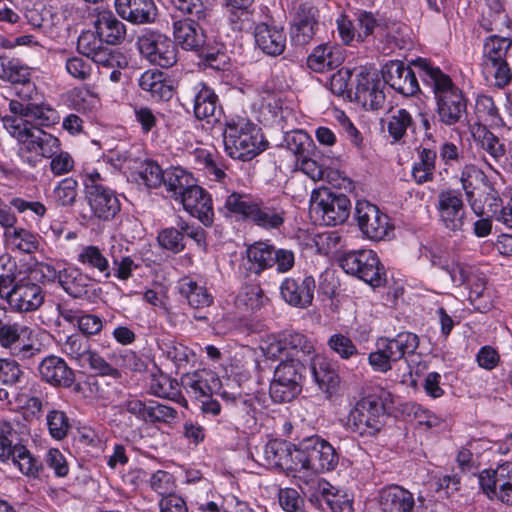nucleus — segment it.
I'll use <instances>...</instances> for the list:
<instances>
[{
    "instance_id": "obj_21",
    "label": "nucleus",
    "mask_w": 512,
    "mask_h": 512,
    "mask_svg": "<svg viewBox=\"0 0 512 512\" xmlns=\"http://www.w3.org/2000/svg\"><path fill=\"white\" fill-rule=\"evenodd\" d=\"M93 17V27L101 41L110 45H117L124 41L126 25L112 11L96 8Z\"/></svg>"
},
{
    "instance_id": "obj_34",
    "label": "nucleus",
    "mask_w": 512,
    "mask_h": 512,
    "mask_svg": "<svg viewBox=\"0 0 512 512\" xmlns=\"http://www.w3.org/2000/svg\"><path fill=\"white\" fill-rule=\"evenodd\" d=\"M66 106L84 116L94 115L101 107L99 95L88 86L74 87L64 95Z\"/></svg>"
},
{
    "instance_id": "obj_24",
    "label": "nucleus",
    "mask_w": 512,
    "mask_h": 512,
    "mask_svg": "<svg viewBox=\"0 0 512 512\" xmlns=\"http://www.w3.org/2000/svg\"><path fill=\"white\" fill-rule=\"evenodd\" d=\"M431 263L433 266L444 270L457 286L471 285L475 278V269L469 264L462 262L459 257L447 253L432 254Z\"/></svg>"
},
{
    "instance_id": "obj_49",
    "label": "nucleus",
    "mask_w": 512,
    "mask_h": 512,
    "mask_svg": "<svg viewBox=\"0 0 512 512\" xmlns=\"http://www.w3.org/2000/svg\"><path fill=\"white\" fill-rule=\"evenodd\" d=\"M26 111L27 119L34 120L36 124H31L39 129H41L40 127H51L60 120L57 110L48 104L27 103Z\"/></svg>"
},
{
    "instance_id": "obj_6",
    "label": "nucleus",
    "mask_w": 512,
    "mask_h": 512,
    "mask_svg": "<svg viewBox=\"0 0 512 512\" xmlns=\"http://www.w3.org/2000/svg\"><path fill=\"white\" fill-rule=\"evenodd\" d=\"M292 462L300 465L301 469L319 473L333 470L338 456L329 442L315 435L303 439L294 447Z\"/></svg>"
},
{
    "instance_id": "obj_62",
    "label": "nucleus",
    "mask_w": 512,
    "mask_h": 512,
    "mask_svg": "<svg viewBox=\"0 0 512 512\" xmlns=\"http://www.w3.org/2000/svg\"><path fill=\"white\" fill-rule=\"evenodd\" d=\"M413 124L411 114L406 109H398L392 113L388 121V132L394 140H400L407 129Z\"/></svg>"
},
{
    "instance_id": "obj_39",
    "label": "nucleus",
    "mask_w": 512,
    "mask_h": 512,
    "mask_svg": "<svg viewBox=\"0 0 512 512\" xmlns=\"http://www.w3.org/2000/svg\"><path fill=\"white\" fill-rule=\"evenodd\" d=\"M177 289L181 297L193 309H203L213 303V296L208 292L207 288L191 277H182L177 282Z\"/></svg>"
},
{
    "instance_id": "obj_22",
    "label": "nucleus",
    "mask_w": 512,
    "mask_h": 512,
    "mask_svg": "<svg viewBox=\"0 0 512 512\" xmlns=\"http://www.w3.org/2000/svg\"><path fill=\"white\" fill-rule=\"evenodd\" d=\"M86 198L93 215L101 220H111L120 212V201L107 187L90 186Z\"/></svg>"
},
{
    "instance_id": "obj_14",
    "label": "nucleus",
    "mask_w": 512,
    "mask_h": 512,
    "mask_svg": "<svg viewBox=\"0 0 512 512\" xmlns=\"http://www.w3.org/2000/svg\"><path fill=\"white\" fill-rule=\"evenodd\" d=\"M479 484L489 498L512 505V462L505 461L494 469L483 470Z\"/></svg>"
},
{
    "instance_id": "obj_41",
    "label": "nucleus",
    "mask_w": 512,
    "mask_h": 512,
    "mask_svg": "<svg viewBox=\"0 0 512 512\" xmlns=\"http://www.w3.org/2000/svg\"><path fill=\"white\" fill-rule=\"evenodd\" d=\"M3 229L5 243L12 250L27 254L38 250L39 239L35 233L22 227H15V225L3 227Z\"/></svg>"
},
{
    "instance_id": "obj_15",
    "label": "nucleus",
    "mask_w": 512,
    "mask_h": 512,
    "mask_svg": "<svg viewBox=\"0 0 512 512\" xmlns=\"http://www.w3.org/2000/svg\"><path fill=\"white\" fill-rule=\"evenodd\" d=\"M439 221L452 232L462 231L466 224V210L460 190L445 189L437 197Z\"/></svg>"
},
{
    "instance_id": "obj_4",
    "label": "nucleus",
    "mask_w": 512,
    "mask_h": 512,
    "mask_svg": "<svg viewBox=\"0 0 512 512\" xmlns=\"http://www.w3.org/2000/svg\"><path fill=\"white\" fill-rule=\"evenodd\" d=\"M0 298L7 302L12 311L27 313L42 306L45 294L41 286L28 277L16 280L9 274H1Z\"/></svg>"
},
{
    "instance_id": "obj_13",
    "label": "nucleus",
    "mask_w": 512,
    "mask_h": 512,
    "mask_svg": "<svg viewBox=\"0 0 512 512\" xmlns=\"http://www.w3.org/2000/svg\"><path fill=\"white\" fill-rule=\"evenodd\" d=\"M137 46L140 54L151 64L169 68L177 62L176 46L164 34L146 32L138 38Z\"/></svg>"
},
{
    "instance_id": "obj_64",
    "label": "nucleus",
    "mask_w": 512,
    "mask_h": 512,
    "mask_svg": "<svg viewBox=\"0 0 512 512\" xmlns=\"http://www.w3.org/2000/svg\"><path fill=\"white\" fill-rule=\"evenodd\" d=\"M278 502L285 512H305V499L294 488L279 489Z\"/></svg>"
},
{
    "instance_id": "obj_54",
    "label": "nucleus",
    "mask_w": 512,
    "mask_h": 512,
    "mask_svg": "<svg viewBox=\"0 0 512 512\" xmlns=\"http://www.w3.org/2000/svg\"><path fill=\"white\" fill-rule=\"evenodd\" d=\"M165 171L154 161H145L136 174V182L147 188H157L164 182Z\"/></svg>"
},
{
    "instance_id": "obj_56",
    "label": "nucleus",
    "mask_w": 512,
    "mask_h": 512,
    "mask_svg": "<svg viewBox=\"0 0 512 512\" xmlns=\"http://www.w3.org/2000/svg\"><path fill=\"white\" fill-rule=\"evenodd\" d=\"M284 141L287 149L297 157V160L308 156L314 147L311 137L302 130L286 133Z\"/></svg>"
},
{
    "instance_id": "obj_50",
    "label": "nucleus",
    "mask_w": 512,
    "mask_h": 512,
    "mask_svg": "<svg viewBox=\"0 0 512 512\" xmlns=\"http://www.w3.org/2000/svg\"><path fill=\"white\" fill-rule=\"evenodd\" d=\"M257 200L247 194L233 192L225 201V208L237 217L250 221Z\"/></svg>"
},
{
    "instance_id": "obj_3",
    "label": "nucleus",
    "mask_w": 512,
    "mask_h": 512,
    "mask_svg": "<svg viewBox=\"0 0 512 512\" xmlns=\"http://www.w3.org/2000/svg\"><path fill=\"white\" fill-rule=\"evenodd\" d=\"M223 143L231 158L243 161L251 160L265 149L260 129L245 118L226 122Z\"/></svg>"
},
{
    "instance_id": "obj_17",
    "label": "nucleus",
    "mask_w": 512,
    "mask_h": 512,
    "mask_svg": "<svg viewBox=\"0 0 512 512\" xmlns=\"http://www.w3.org/2000/svg\"><path fill=\"white\" fill-rule=\"evenodd\" d=\"M320 27L319 9L310 2H302L294 9L291 21V39L297 45L308 44Z\"/></svg>"
},
{
    "instance_id": "obj_11",
    "label": "nucleus",
    "mask_w": 512,
    "mask_h": 512,
    "mask_svg": "<svg viewBox=\"0 0 512 512\" xmlns=\"http://www.w3.org/2000/svg\"><path fill=\"white\" fill-rule=\"evenodd\" d=\"M355 216L360 231L367 239L381 241L393 234L394 224L390 217L374 204L358 201Z\"/></svg>"
},
{
    "instance_id": "obj_5",
    "label": "nucleus",
    "mask_w": 512,
    "mask_h": 512,
    "mask_svg": "<svg viewBox=\"0 0 512 512\" xmlns=\"http://www.w3.org/2000/svg\"><path fill=\"white\" fill-rule=\"evenodd\" d=\"M511 46V39L497 35L488 37L484 43L482 74L487 82L499 88L508 85L512 79L506 59Z\"/></svg>"
},
{
    "instance_id": "obj_46",
    "label": "nucleus",
    "mask_w": 512,
    "mask_h": 512,
    "mask_svg": "<svg viewBox=\"0 0 512 512\" xmlns=\"http://www.w3.org/2000/svg\"><path fill=\"white\" fill-rule=\"evenodd\" d=\"M11 461L23 475L30 478H37L43 468L42 462L25 445L14 446Z\"/></svg>"
},
{
    "instance_id": "obj_27",
    "label": "nucleus",
    "mask_w": 512,
    "mask_h": 512,
    "mask_svg": "<svg viewBox=\"0 0 512 512\" xmlns=\"http://www.w3.org/2000/svg\"><path fill=\"white\" fill-rule=\"evenodd\" d=\"M181 383L186 392L199 401L213 393L219 395L223 389L219 388V391H216L220 383L219 378L214 372L205 369L183 375Z\"/></svg>"
},
{
    "instance_id": "obj_19",
    "label": "nucleus",
    "mask_w": 512,
    "mask_h": 512,
    "mask_svg": "<svg viewBox=\"0 0 512 512\" xmlns=\"http://www.w3.org/2000/svg\"><path fill=\"white\" fill-rule=\"evenodd\" d=\"M315 279L312 276L304 278L288 277L280 285L282 298L291 306L306 308L314 299Z\"/></svg>"
},
{
    "instance_id": "obj_57",
    "label": "nucleus",
    "mask_w": 512,
    "mask_h": 512,
    "mask_svg": "<svg viewBox=\"0 0 512 512\" xmlns=\"http://www.w3.org/2000/svg\"><path fill=\"white\" fill-rule=\"evenodd\" d=\"M284 336L288 349L287 356L305 357L314 353V344L306 335L291 331L284 332Z\"/></svg>"
},
{
    "instance_id": "obj_44",
    "label": "nucleus",
    "mask_w": 512,
    "mask_h": 512,
    "mask_svg": "<svg viewBox=\"0 0 512 512\" xmlns=\"http://www.w3.org/2000/svg\"><path fill=\"white\" fill-rule=\"evenodd\" d=\"M195 184L196 180L192 174L180 167H172L165 171L163 185L175 200H180Z\"/></svg>"
},
{
    "instance_id": "obj_30",
    "label": "nucleus",
    "mask_w": 512,
    "mask_h": 512,
    "mask_svg": "<svg viewBox=\"0 0 512 512\" xmlns=\"http://www.w3.org/2000/svg\"><path fill=\"white\" fill-rule=\"evenodd\" d=\"M175 42L185 50L199 51L205 44L202 27L193 19H180L173 22Z\"/></svg>"
},
{
    "instance_id": "obj_18",
    "label": "nucleus",
    "mask_w": 512,
    "mask_h": 512,
    "mask_svg": "<svg viewBox=\"0 0 512 512\" xmlns=\"http://www.w3.org/2000/svg\"><path fill=\"white\" fill-rule=\"evenodd\" d=\"M413 62L410 67L398 60L390 61L382 69L385 83L404 96H413L420 90Z\"/></svg>"
},
{
    "instance_id": "obj_2",
    "label": "nucleus",
    "mask_w": 512,
    "mask_h": 512,
    "mask_svg": "<svg viewBox=\"0 0 512 512\" xmlns=\"http://www.w3.org/2000/svg\"><path fill=\"white\" fill-rule=\"evenodd\" d=\"M413 64L424 84L428 85L435 95L440 122L446 126L461 122L467 113V99L462 90L453 83L449 75L431 61L418 58Z\"/></svg>"
},
{
    "instance_id": "obj_1",
    "label": "nucleus",
    "mask_w": 512,
    "mask_h": 512,
    "mask_svg": "<svg viewBox=\"0 0 512 512\" xmlns=\"http://www.w3.org/2000/svg\"><path fill=\"white\" fill-rule=\"evenodd\" d=\"M6 126L7 132L17 141L18 155L29 166H36L38 158L43 157L51 158L50 170L56 176L73 170L74 159L61 150V142L56 136L21 118L7 120Z\"/></svg>"
},
{
    "instance_id": "obj_36",
    "label": "nucleus",
    "mask_w": 512,
    "mask_h": 512,
    "mask_svg": "<svg viewBox=\"0 0 512 512\" xmlns=\"http://www.w3.org/2000/svg\"><path fill=\"white\" fill-rule=\"evenodd\" d=\"M344 61L343 50L334 45L317 46L307 58V66L314 72L323 73L339 67Z\"/></svg>"
},
{
    "instance_id": "obj_20",
    "label": "nucleus",
    "mask_w": 512,
    "mask_h": 512,
    "mask_svg": "<svg viewBox=\"0 0 512 512\" xmlns=\"http://www.w3.org/2000/svg\"><path fill=\"white\" fill-rule=\"evenodd\" d=\"M186 212L197 218L204 226L212 225L214 221L213 201L211 195L201 186L195 184L184 193L179 200Z\"/></svg>"
},
{
    "instance_id": "obj_35",
    "label": "nucleus",
    "mask_w": 512,
    "mask_h": 512,
    "mask_svg": "<svg viewBox=\"0 0 512 512\" xmlns=\"http://www.w3.org/2000/svg\"><path fill=\"white\" fill-rule=\"evenodd\" d=\"M417 158L412 165L411 175L413 180L422 185L432 182L435 176L437 150L430 147L428 143L423 142L416 149Z\"/></svg>"
},
{
    "instance_id": "obj_42",
    "label": "nucleus",
    "mask_w": 512,
    "mask_h": 512,
    "mask_svg": "<svg viewBox=\"0 0 512 512\" xmlns=\"http://www.w3.org/2000/svg\"><path fill=\"white\" fill-rule=\"evenodd\" d=\"M59 285L73 298H81L88 294L91 278L75 267L60 270Z\"/></svg>"
},
{
    "instance_id": "obj_8",
    "label": "nucleus",
    "mask_w": 512,
    "mask_h": 512,
    "mask_svg": "<svg viewBox=\"0 0 512 512\" xmlns=\"http://www.w3.org/2000/svg\"><path fill=\"white\" fill-rule=\"evenodd\" d=\"M302 369L300 359L281 361L274 370L269 393L275 403L290 402L302 391Z\"/></svg>"
},
{
    "instance_id": "obj_52",
    "label": "nucleus",
    "mask_w": 512,
    "mask_h": 512,
    "mask_svg": "<svg viewBox=\"0 0 512 512\" xmlns=\"http://www.w3.org/2000/svg\"><path fill=\"white\" fill-rule=\"evenodd\" d=\"M267 298L259 284L246 283L237 296V304L249 310H259L264 306Z\"/></svg>"
},
{
    "instance_id": "obj_61",
    "label": "nucleus",
    "mask_w": 512,
    "mask_h": 512,
    "mask_svg": "<svg viewBox=\"0 0 512 512\" xmlns=\"http://www.w3.org/2000/svg\"><path fill=\"white\" fill-rule=\"evenodd\" d=\"M159 245L172 253H180L185 248L184 236L181 229L168 227L162 229L157 236Z\"/></svg>"
},
{
    "instance_id": "obj_31",
    "label": "nucleus",
    "mask_w": 512,
    "mask_h": 512,
    "mask_svg": "<svg viewBox=\"0 0 512 512\" xmlns=\"http://www.w3.org/2000/svg\"><path fill=\"white\" fill-rule=\"evenodd\" d=\"M311 370L318 387L328 398H331L338 392L340 378L334 364L330 360L321 355L314 356Z\"/></svg>"
},
{
    "instance_id": "obj_28",
    "label": "nucleus",
    "mask_w": 512,
    "mask_h": 512,
    "mask_svg": "<svg viewBox=\"0 0 512 512\" xmlns=\"http://www.w3.org/2000/svg\"><path fill=\"white\" fill-rule=\"evenodd\" d=\"M285 215L279 200H257L250 222L263 229L274 230L284 224Z\"/></svg>"
},
{
    "instance_id": "obj_23",
    "label": "nucleus",
    "mask_w": 512,
    "mask_h": 512,
    "mask_svg": "<svg viewBox=\"0 0 512 512\" xmlns=\"http://www.w3.org/2000/svg\"><path fill=\"white\" fill-rule=\"evenodd\" d=\"M117 14L132 24H150L157 18L154 0H115Z\"/></svg>"
},
{
    "instance_id": "obj_43",
    "label": "nucleus",
    "mask_w": 512,
    "mask_h": 512,
    "mask_svg": "<svg viewBox=\"0 0 512 512\" xmlns=\"http://www.w3.org/2000/svg\"><path fill=\"white\" fill-rule=\"evenodd\" d=\"M150 392L160 398H166L187 407V400L181 394L177 380L167 374H155L151 377Z\"/></svg>"
},
{
    "instance_id": "obj_63",
    "label": "nucleus",
    "mask_w": 512,
    "mask_h": 512,
    "mask_svg": "<svg viewBox=\"0 0 512 512\" xmlns=\"http://www.w3.org/2000/svg\"><path fill=\"white\" fill-rule=\"evenodd\" d=\"M89 59L104 68H125L128 65L126 57L121 52L111 51L104 46L95 51Z\"/></svg>"
},
{
    "instance_id": "obj_37",
    "label": "nucleus",
    "mask_w": 512,
    "mask_h": 512,
    "mask_svg": "<svg viewBox=\"0 0 512 512\" xmlns=\"http://www.w3.org/2000/svg\"><path fill=\"white\" fill-rule=\"evenodd\" d=\"M139 87L157 101H168L173 97V87L165 74L157 69H149L138 79Z\"/></svg>"
},
{
    "instance_id": "obj_53",
    "label": "nucleus",
    "mask_w": 512,
    "mask_h": 512,
    "mask_svg": "<svg viewBox=\"0 0 512 512\" xmlns=\"http://www.w3.org/2000/svg\"><path fill=\"white\" fill-rule=\"evenodd\" d=\"M46 426L49 435L54 440H63L71 429V423L67 414L58 409H51L46 415Z\"/></svg>"
},
{
    "instance_id": "obj_60",
    "label": "nucleus",
    "mask_w": 512,
    "mask_h": 512,
    "mask_svg": "<svg viewBox=\"0 0 512 512\" xmlns=\"http://www.w3.org/2000/svg\"><path fill=\"white\" fill-rule=\"evenodd\" d=\"M31 396L26 400L25 408L28 413L39 419L44 408L49 406L46 387L40 383H33L29 389Z\"/></svg>"
},
{
    "instance_id": "obj_26",
    "label": "nucleus",
    "mask_w": 512,
    "mask_h": 512,
    "mask_svg": "<svg viewBox=\"0 0 512 512\" xmlns=\"http://www.w3.org/2000/svg\"><path fill=\"white\" fill-rule=\"evenodd\" d=\"M378 505L381 512H412L415 499L409 490L393 484L380 490Z\"/></svg>"
},
{
    "instance_id": "obj_47",
    "label": "nucleus",
    "mask_w": 512,
    "mask_h": 512,
    "mask_svg": "<svg viewBox=\"0 0 512 512\" xmlns=\"http://www.w3.org/2000/svg\"><path fill=\"white\" fill-rule=\"evenodd\" d=\"M91 350V343L87 337L74 333L66 337L61 344V351L70 360L75 361L79 366L85 361V357Z\"/></svg>"
},
{
    "instance_id": "obj_7",
    "label": "nucleus",
    "mask_w": 512,
    "mask_h": 512,
    "mask_svg": "<svg viewBox=\"0 0 512 512\" xmlns=\"http://www.w3.org/2000/svg\"><path fill=\"white\" fill-rule=\"evenodd\" d=\"M247 271L260 275L276 265L279 273L290 271L295 264V255L289 249H277L269 241H256L246 248Z\"/></svg>"
},
{
    "instance_id": "obj_29",
    "label": "nucleus",
    "mask_w": 512,
    "mask_h": 512,
    "mask_svg": "<svg viewBox=\"0 0 512 512\" xmlns=\"http://www.w3.org/2000/svg\"><path fill=\"white\" fill-rule=\"evenodd\" d=\"M256 46L266 55H281L286 47V34L282 28L259 23L254 30Z\"/></svg>"
},
{
    "instance_id": "obj_12",
    "label": "nucleus",
    "mask_w": 512,
    "mask_h": 512,
    "mask_svg": "<svg viewBox=\"0 0 512 512\" xmlns=\"http://www.w3.org/2000/svg\"><path fill=\"white\" fill-rule=\"evenodd\" d=\"M311 210L321 217L326 226L344 223L350 214L351 203L344 194H334L327 189L314 191Z\"/></svg>"
},
{
    "instance_id": "obj_9",
    "label": "nucleus",
    "mask_w": 512,
    "mask_h": 512,
    "mask_svg": "<svg viewBox=\"0 0 512 512\" xmlns=\"http://www.w3.org/2000/svg\"><path fill=\"white\" fill-rule=\"evenodd\" d=\"M384 405L375 397H364L350 410L346 427L361 436H373L383 426Z\"/></svg>"
},
{
    "instance_id": "obj_38",
    "label": "nucleus",
    "mask_w": 512,
    "mask_h": 512,
    "mask_svg": "<svg viewBox=\"0 0 512 512\" xmlns=\"http://www.w3.org/2000/svg\"><path fill=\"white\" fill-rule=\"evenodd\" d=\"M108 255L112 260V266L110 265V278L113 276L125 282L133 275V271L138 268L134 259L128 255V247L118 240L112 241Z\"/></svg>"
},
{
    "instance_id": "obj_58",
    "label": "nucleus",
    "mask_w": 512,
    "mask_h": 512,
    "mask_svg": "<svg viewBox=\"0 0 512 512\" xmlns=\"http://www.w3.org/2000/svg\"><path fill=\"white\" fill-rule=\"evenodd\" d=\"M52 194L58 206H71L78 195V182L72 177L64 178L55 186Z\"/></svg>"
},
{
    "instance_id": "obj_40",
    "label": "nucleus",
    "mask_w": 512,
    "mask_h": 512,
    "mask_svg": "<svg viewBox=\"0 0 512 512\" xmlns=\"http://www.w3.org/2000/svg\"><path fill=\"white\" fill-rule=\"evenodd\" d=\"M76 260L86 270L96 273L105 279L110 278V263L105 253L96 245L82 246Z\"/></svg>"
},
{
    "instance_id": "obj_33",
    "label": "nucleus",
    "mask_w": 512,
    "mask_h": 512,
    "mask_svg": "<svg viewBox=\"0 0 512 512\" xmlns=\"http://www.w3.org/2000/svg\"><path fill=\"white\" fill-rule=\"evenodd\" d=\"M193 111L198 120H206L208 123L216 119L220 112L218 96L214 90L204 82H199L193 87Z\"/></svg>"
},
{
    "instance_id": "obj_48",
    "label": "nucleus",
    "mask_w": 512,
    "mask_h": 512,
    "mask_svg": "<svg viewBox=\"0 0 512 512\" xmlns=\"http://www.w3.org/2000/svg\"><path fill=\"white\" fill-rule=\"evenodd\" d=\"M0 78L11 83H26L29 81V68L18 59L0 57Z\"/></svg>"
},
{
    "instance_id": "obj_25",
    "label": "nucleus",
    "mask_w": 512,
    "mask_h": 512,
    "mask_svg": "<svg viewBox=\"0 0 512 512\" xmlns=\"http://www.w3.org/2000/svg\"><path fill=\"white\" fill-rule=\"evenodd\" d=\"M41 379L56 387H70L75 379L73 370L64 359L55 355L45 357L38 366Z\"/></svg>"
},
{
    "instance_id": "obj_55",
    "label": "nucleus",
    "mask_w": 512,
    "mask_h": 512,
    "mask_svg": "<svg viewBox=\"0 0 512 512\" xmlns=\"http://www.w3.org/2000/svg\"><path fill=\"white\" fill-rule=\"evenodd\" d=\"M219 395L222 399L227 402H230L235 409V414L239 417H251L254 418L255 413V405L254 398L249 395H242L240 393L236 394L234 392L228 391L226 388H223Z\"/></svg>"
},
{
    "instance_id": "obj_45",
    "label": "nucleus",
    "mask_w": 512,
    "mask_h": 512,
    "mask_svg": "<svg viewBox=\"0 0 512 512\" xmlns=\"http://www.w3.org/2000/svg\"><path fill=\"white\" fill-rule=\"evenodd\" d=\"M317 493L332 512H354L352 498L329 483L319 484Z\"/></svg>"
},
{
    "instance_id": "obj_51",
    "label": "nucleus",
    "mask_w": 512,
    "mask_h": 512,
    "mask_svg": "<svg viewBox=\"0 0 512 512\" xmlns=\"http://www.w3.org/2000/svg\"><path fill=\"white\" fill-rule=\"evenodd\" d=\"M475 114L479 122L489 126H499L502 119L494 100L488 95H478L475 102Z\"/></svg>"
},
{
    "instance_id": "obj_59",
    "label": "nucleus",
    "mask_w": 512,
    "mask_h": 512,
    "mask_svg": "<svg viewBox=\"0 0 512 512\" xmlns=\"http://www.w3.org/2000/svg\"><path fill=\"white\" fill-rule=\"evenodd\" d=\"M293 451L290 450L289 444L279 440H271L264 446V456L269 465L283 466L286 459H292Z\"/></svg>"
},
{
    "instance_id": "obj_10",
    "label": "nucleus",
    "mask_w": 512,
    "mask_h": 512,
    "mask_svg": "<svg viewBox=\"0 0 512 512\" xmlns=\"http://www.w3.org/2000/svg\"><path fill=\"white\" fill-rule=\"evenodd\" d=\"M341 268L373 287H378L384 280V268L373 250L361 249L345 253L340 259Z\"/></svg>"
},
{
    "instance_id": "obj_16",
    "label": "nucleus",
    "mask_w": 512,
    "mask_h": 512,
    "mask_svg": "<svg viewBox=\"0 0 512 512\" xmlns=\"http://www.w3.org/2000/svg\"><path fill=\"white\" fill-rule=\"evenodd\" d=\"M33 330L20 323H4L0 321V346L9 350L10 354L21 360L30 359L40 352L33 343H22V338L30 339Z\"/></svg>"
},
{
    "instance_id": "obj_32",
    "label": "nucleus",
    "mask_w": 512,
    "mask_h": 512,
    "mask_svg": "<svg viewBox=\"0 0 512 512\" xmlns=\"http://www.w3.org/2000/svg\"><path fill=\"white\" fill-rule=\"evenodd\" d=\"M376 345H380L388 354V359L393 363L398 362L405 355L413 354L419 345L418 336L411 332H400L395 337H380Z\"/></svg>"
}]
</instances>
